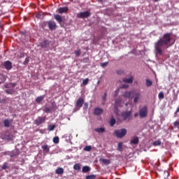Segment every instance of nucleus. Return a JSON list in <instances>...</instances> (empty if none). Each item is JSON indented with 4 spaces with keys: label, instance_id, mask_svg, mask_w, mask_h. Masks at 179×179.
I'll return each instance as SVG.
<instances>
[{
    "label": "nucleus",
    "instance_id": "obj_49",
    "mask_svg": "<svg viewBox=\"0 0 179 179\" xmlns=\"http://www.w3.org/2000/svg\"><path fill=\"white\" fill-rule=\"evenodd\" d=\"M154 2H157V1H160V0H153Z\"/></svg>",
    "mask_w": 179,
    "mask_h": 179
},
{
    "label": "nucleus",
    "instance_id": "obj_30",
    "mask_svg": "<svg viewBox=\"0 0 179 179\" xmlns=\"http://www.w3.org/2000/svg\"><path fill=\"white\" fill-rule=\"evenodd\" d=\"M102 100H103L102 104H106V101L107 100V92L104 93V94L102 97Z\"/></svg>",
    "mask_w": 179,
    "mask_h": 179
},
{
    "label": "nucleus",
    "instance_id": "obj_8",
    "mask_svg": "<svg viewBox=\"0 0 179 179\" xmlns=\"http://www.w3.org/2000/svg\"><path fill=\"white\" fill-rule=\"evenodd\" d=\"M3 66L7 71H10L12 69V62L10 61H6Z\"/></svg>",
    "mask_w": 179,
    "mask_h": 179
},
{
    "label": "nucleus",
    "instance_id": "obj_41",
    "mask_svg": "<svg viewBox=\"0 0 179 179\" xmlns=\"http://www.w3.org/2000/svg\"><path fill=\"white\" fill-rule=\"evenodd\" d=\"M30 62V57H26L25 60L24 61V65H27Z\"/></svg>",
    "mask_w": 179,
    "mask_h": 179
},
{
    "label": "nucleus",
    "instance_id": "obj_29",
    "mask_svg": "<svg viewBox=\"0 0 179 179\" xmlns=\"http://www.w3.org/2000/svg\"><path fill=\"white\" fill-rule=\"evenodd\" d=\"M5 92L6 93H7V94H13V93L15 92L14 89L6 90Z\"/></svg>",
    "mask_w": 179,
    "mask_h": 179
},
{
    "label": "nucleus",
    "instance_id": "obj_19",
    "mask_svg": "<svg viewBox=\"0 0 179 179\" xmlns=\"http://www.w3.org/2000/svg\"><path fill=\"white\" fill-rule=\"evenodd\" d=\"M130 143L131 145H138V143H139V138L135 137L134 138H133V140L130 141Z\"/></svg>",
    "mask_w": 179,
    "mask_h": 179
},
{
    "label": "nucleus",
    "instance_id": "obj_26",
    "mask_svg": "<svg viewBox=\"0 0 179 179\" xmlns=\"http://www.w3.org/2000/svg\"><path fill=\"white\" fill-rule=\"evenodd\" d=\"M90 171V167L85 166L83 167V173H89Z\"/></svg>",
    "mask_w": 179,
    "mask_h": 179
},
{
    "label": "nucleus",
    "instance_id": "obj_47",
    "mask_svg": "<svg viewBox=\"0 0 179 179\" xmlns=\"http://www.w3.org/2000/svg\"><path fill=\"white\" fill-rule=\"evenodd\" d=\"M44 111L45 113H50V111H51V109H50V108H45Z\"/></svg>",
    "mask_w": 179,
    "mask_h": 179
},
{
    "label": "nucleus",
    "instance_id": "obj_37",
    "mask_svg": "<svg viewBox=\"0 0 179 179\" xmlns=\"http://www.w3.org/2000/svg\"><path fill=\"white\" fill-rule=\"evenodd\" d=\"M174 128H176L177 129H179V121H176L173 123Z\"/></svg>",
    "mask_w": 179,
    "mask_h": 179
},
{
    "label": "nucleus",
    "instance_id": "obj_25",
    "mask_svg": "<svg viewBox=\"0 0 179 179\" xmlns=\"http://www.w3.org/2000/svg\"><path fill=\"white\" fill-rule=\"evenodd\" d=\"M100 162H101V163H103V164H110V160L106 159H101Z\"/></svg>",
    "mask_w": 179,
    "mask_h": 179
},
{
    "label": "nucleus",
    "instance_id": "obj_33",
    "mask_svg": "<svg viewBox=\"0 0 179 179\" xmlns=\"http://www.w3.org/2000/svg\"><path fill=\"white\" fill-rule=\"evenodd\" d=\"M5 138L7 141H12V139H13V136L11 134H8L6 135Z\"/></svg>",
    "mask_w": 179,
    "mask_h": 179
},
{
    "label": "nucleus",
    "instance_id": "obj_6",
    "mask_svg": "<svg viewBox=\"0 0 179 179\" xmlns=\"http://www.w3.org/2000/svg\"><path fill=\"white\" fill-rule=\"evenodd\" d=\"M85 103V99L80 97L76 102V108H82L83 107V104Z\"/></svg>",
    "mask_w": 179,
    "mask_h": 179
},
{
    "label": "nucleus",
    "instance_id": "obj_43",
    "mask_svg": "<svg viewBox=\"0 0 179 179\" xmlns=\"http://www.w3.org/2000/svg\"><path fill=\"white\" fill-rule=\"evenodd\" d=\"M89 83V78H85L83 80V85H87Z\"/></svg>",
    "mask_w": 179,
    "mask_h": 179
},
{
    "label": "nucleus",
    "instance_id": "obj_32",
    "mask_svg": "<svg viewBox=\"0 0 179 179\" xmlns=\"http://www.w3.org/2000/svg\"><path fill=\"white\" fill-rule=\"evenodd\" d=\"M110 127H114V125H115V119L114 117H111L110 120Z\"/></svg>",
    "mask_w": 179,
    "mask_h": 179
},
{
    "label": "nucleus",
    "instance_id": "obj_18",
    "mask_svg": "<svg viewBox=\"0 0 179 179\" xmlns=\"http://www.w3.org/2000/svg\"><path fill=\"white\" fill-rule=\"evenodd\" d=\"M48 41L47 40H43L41 43H40V47L41 48H47Z\"/></svg>",
    "mask_w": 179,
    "mask_h": 179
},
{
    "label": "nucleus",
    "instance_id": "obj_44",
    "mask_svg": "<svg viewBox=\"0 0 179 179\" xmlns=\"http://www.w3.org/2000/svg\"><path fill=\"white\" fill-rule=\"evenodd\" d=\"M84 110H87V108H89V103L87 102H84Z\"/></svg>",
    "mask_w": 179,
    "mask_h": 179
},
{
    "label": "nucleus",
    "instance_id": "obj_10",
    "mask_svg": "<svg viewBox=\"0 0 179 179\" xmlns=\"http://www.w3.org/2000/svg\"><path fill=\"white\" fill-rule=\"evenodd\" d=\"M142 97V95L139 92H136L134 94V103H136L138 101H139V99Z\"/></svg>",
    "mask_w": 179,
    "mask_h": 179
},
{
    "label": "nucleus",
    "instance_id": "obj_34",
    "mask_svg": "<svg viewBox=\"0 0 179 179\" xmlns=\"http://www.w3.org/2000/svg\"><path fill=\"white\" fill-rule=\"evenodd\" d=\"M117 150H119V152H122V143L120 142L118 143Z\"/></svg>",
    "mask_w": 179,
    "mask_h": 179
},
{
    "label": "nucleus",
    "instance_id": "obj_17",
    "mask_svg": "<svg viewBox=\"0 0 179 179\" xmlns=\"http://www.w3.org/2000/svg\"><path fill=\"white\" fill-rule=\"evenodd\" d=\"M41 149L43 150V152L45 153H48L50 152V147H48V145H43L41 146Z\"/></svg>",
    "mask_w": 179,
    "mask_h": 179
},
{
    "label": "nucleus",
    "instance_id": "obj_13",
    "mask_svg": "<svg viewBox=\"0 0 179 179\" xmlns=\"http://www.w3.org/2000/svg\"><path fill=\"white\" fill-rule=\"evenodd\" d=\"M48 27H49L50 30H54V29H55V27H57V24H55V22L50 21L48 22Z\"/></svg>",
    "mask_w": 179,
    "mask_h": 179
},
{
    "label": "nucleus",
    "instance_id": "obj_51",
    "mask_svg": "<svg viewBox=\"0 0 179 179\" xmlns=\"http://www.w3.org/2000/svg\"><path fill=\"white\" fill-rule=\"evenodd\" d=\"M97 1H99V2H101L103 0H97Z\"/></svg>",
    "mask_w": 179,
    "mask_h": 179
},
{
    "label": "nucleus",
    "instance_id": "obj_35",
    "mask_svg": "<svg viewBox=\"0 0 179 179\" xmlns=\"http://www.w3.org/2000/svg\"><path fill=\"white\" fill-rule=\"evenodd\" d=\"M85 152H90L92 150V146L90 145H87L84 148Z\"/></svg>",
    "mask_w": 179,
    "mask_h": 179
},
{
    "label": "nucleus",
    "instance_id": "obj_38",
    "mask_svg": "<svg viewBox=\"0 0 179 179\" xmlns=\"http://www.w3.org/2000/svg\"><path fill=\"white\" fill-rule=\"evenodd\" d=\"M96 175H88L86 176L85 179H95Z\"/></svg>",
    "mask_w": 179,
    "mask_h": 179
},
{
    "label": "nucleus",
    "instance_id": "obj_1",
    "mask_svg": "<svg viewBox=\"0 0 179 179\" xmlns=\"http://www.w3.org/2000/svg\"><path fill=\"white\" fill-rule=\"evenodd\" d=\"M171 42V34H164L163 37L155 43V48L157 54H159V55H163V50H162V47H164V45H169V44H170Z\"/></svg>",
    "mask_w": 179,
    "mask_h": 179
},
{
    "label": "nucleus",
    "instance_id": "obj_9",
    "mask_svg": "<svg viewBox=\"0 0 179 179\" xmlns=\"http://www.w3.org/2000/svg\"><path fill=\"white\" fill-rule=\"evenodd\" d=\"M103 108H95L94 110V115H101V114H103Z\"/></svg>",
    "mask_w": 179,
    "mask_h": 179
},
{
    "label": "nucleus",
    "instance_id": "obj_14",
    "mask_svg": "<svg viewBox=\"0 0 179 179\" xmlns=\"http://www.w3.org/2000/svg\"><path fill=\"white\" fill-rule=\"evenodd\" d=\"M134 94V92L131 91L129 92H125L123 94V96L126 98V99H131V97H132V95Z\"/></svg>",
    "mask_w": 179,
    "mask_h": 179
},
{
    "label": "nucleus",
    "instance_id": "obj_5",
    "mask_svg": "<svg viewBox=\"0 0 179 179\" xmlns=\"http://www.w3.org/2000/svg\"><path fill=\"white\" fill-rule=\"evenodd\" d=\"M89 16H90V11L80 12L77 14V17H79L80 19H85L89 17Z\"/></svg>",
    "mask_w": 179,
    "mask_h": 179
},
{
    "label": "nucleus",
    "instance_id": "obj_22",
    "mask_svg": "<svg viewBox=\"0 0 179 179\" xmlns=\"http://www.w3.org/2000/svg\"><path fill=\"white\" fill-rule=\"evenodd\" d=\"M55 19L57 20L59 23H62V17L61 15L57 14L55 15Z\"/></svg>",
    "mask_w": 179,
    "mask_h": 179
},
{
    "label": "nucleus",
    "instance_id": "obj_12",
    "mask_svg": "<svg viewBox=\"0 0 179 179\" xmlns=\"http://www.w3.org/2000/svg\"><path fill=\"white\" fill-rule=\"evenodd\" d=\"M124 83H134V77L122 78Z\"/></svg>",
    "mask_w": 179,
    "mask_h": 179
},
{
    "label": "nucleus",
    "instance_id": "obj_11",
    "mask_svg": "<svg viewBox=\"0 0 179 179\" xmlns=\"http://www.w3.org/2000/svg\"><path fill=\"white\" fill-rule=\"evenodd\" d=\"M15 86L16 83H6L3 85V87H5V89H15Z\"/></svg>",
    "mask_w": 179,
    "mask_h": 179
},
{
    "label": "nucleus",
    "instance_id": "obj_16",
    "mask_svg": "<svg viewBox=\"0 0 179 179\" xmlns=\"http://www.w3.org/2000/svg\"><path fill=\"white\" fill-rule=\"evenodd\" d=\"M95 132H98V134H103V132H106V128L100 127L94 129Z\"/></svg>",
    "mask_w": 179,
    "mask_h": 179
},
{
    "label": "nucleus",
    "instance_id": "obj_45",
    "mask_svg": "<svg viewBox=\"0 0 179 179\" xmlns=\"http://www.w3.org/2000/svg\"><path fill=\"white\" fill-rule=\"evenodd\" d=\"M8 163H4L3 166H2V169L3 170H6V169H8Z\"/></svg>",
    "mask_w": 179,
    "mask_h": 179
},
{
    "label": "nucleus",
    "instance_id": "obj_48",
    "mask_svg": "<svg viewBox=\"0 0 179 179\" xmlns=\"http://www.w3.org/2000/svg\"><path fill=\"white\" fill-rule=\"evenodd\" d=\"M138 115H139V114H138V113L134 114V117H138Z\"/></svg>",
    "mask_w": 179,
    "mask_h": 179
},
{
    "label": "nucleus",
    "instance_id": "obj_52",
    "mask_svg": "<svg viewBox=\"0 0 179 179\" xmlns=\"http://www.w3.org/2000/svg\"><path fill=\"white\" fill-rule=\"evenodd\" d=\"M115 104H117V101H115Z\"/></svg>",
    "mask_w": 179,
    "mask_h": 179
},
{
    "label": "nucleus",
    "instance_id": "obj_21",
    "mask_svg": "<svg viewBox=\"0 0 179 179\" xmlns=\"http://www.w3.org/2000/svg\"><path fill=\"white\" fill-rule=\"evenodd\" d=\"M55 173H56V174H59V175L64 174V169L62 168V167L57 168V169L55 170Z\"/></svg>",
    "mask_w": 179,
    "mask_h": 179
},
{
    "label": "nucleus",
    "instance_id": "obj_20",
    "mask_svg": "<svg viewBox=\"0 0 179 179\" xmlns=\"http://www.w3.org/2000/svg\"><path fill=\"white\" fill-rule=\"evenodd\" d=\"M3 124L6 128H9L10 127V120L6 119L3 120Z\"/></svg>",
    "mask_w": 179,
    "mask_h": 179
},
{
    "label": "nucleus",
    "instance_id": "obj_24",
    "mask_svg": "<svg viewBox=\"0 0 179 179\" xmlns=\"http://www.w3.org/2000/svg\"><path fill=\"white\" fill-rule=\"evenodd\" d=\"M162 145V140L159 139L157 141L152 143V146H160Z\"/></svg>",
    "mask_w": 179,
    "mask_h": 179
},
{
    "label": "nucleus",
    "instance_id": "obj_46",
    "mask_svg": "<svg viewBox=\"0 0 179 179\" xmlns=\"http://www.w3.org/2000/svg\"><path fill=\"white\" fill-rule=\"evenodd\" d=\"M107 65H108V62H106L101 64V66L103 68H104V66H107Z\"/></svg>",
    "mask_w": 179,
    "mask_h": 179
},
{
    "label": "nucleus",
    "instance_id": "obj_28",
    "mask_svg": "<svg viewBox=\"0 0 179 179\" xmlns=\"http://www.w3.org/2000/svg\"><path fill=\"white\" fill-rule=\"evenodd\" d=\"M145 83H146V86L148 87H150V86H152V85H153V83L152 82V80H149V79H147L145 80Z\"/></svg>",
    "mask_w": 179,
    "mask_h": 179
},
{
    "label": "nucleus",
    "instance_id": "obj_40",
    "mask_svg": "<svg viewBox=\"0 0 179 179\" xmlns=\"http://www.w3.org/2000/svg\"><path fill=\"white\" fill-rule=\"evenodd\" d=\"M74 54H76V57H79L82 54V52L80 50H75Z\"/></svg>",
    "mask_w": 179,
    "mask_h": 179
},
{
    "label": "nucleus",
    "instance_id": "obj_50",
    "mask_svg": "<svg viewBox=\"0 0 179 179\" xmlns=\"http://www.w3.org/2000/svg\"><path fill=\"white\" fill-rule=\"evenodd\" d=\"M85 60H86V61H89V58H86Z\"/></svg>",
    "mask_w": 179,
    "mask_h": 179
},
{
    "label": "nucleus",
    "instance_id": "obj_23",
    "mask_svg": "<svg viewBox=\"0 0 179 179\" xmlns=\"http://www.w3.org/2000/svg\"><path fill=\"white\" fill-rule=\"evenodd\" d=\"M45 97V95H42V96H38L36 99V103H41V101H43V100H44Z\"/></svg>",
    "mask_w": 179,
    "mask_h": 179
},
{
    "label": "nucleus",
    "instance_id": "obj_31",
    "mask_svg": "<svg viewBox=\"0 0 179 179\" xmlns=\"http://www.w3.org/2000/svg\"><path fill=\"white\" fill-rule=\"evenodd\" d=\"M54 129H55V124H50L48 127V130L51 131H54Z\"/></svg>",
    "mask_w": 179,
    "mask_h": 179
},
{
    "label": "nucleus",
    "instance_id": "obj_42",
    "mask_svg": "<svg viewBox=\"0 0 179 179\" xmlns=\"http://www.w3.org/2000/svg\"><path fill=\"white\" fill-rule=\"evenodd\" d=\"M129 87V85L128 84H123L120 86L121 89H128Z\"/></svg>",
    "mask_w": 179,
    "mask_h": 179
},
{
    "label": "nucleus",
    "instance_id": "obj_36",
    "mask_svg": "<svg viewBox=\"0 0 179 179\" xmlns=\"http://www.w3.org/2000/svg\"><path fill=\"white\" fill-rule=\"evenodd\" d=\"M74 170H80V164H76L73 166Z\"/></svg>",
    "mask_w": 179,
    "mask_h": 179
},
{
    "label": "nucleus",
    "instance_id": "obj_39",
    "mask_svg": "<svg viewBox=\"0 0 179 179\" xmlns=\"http://www.w3.org/2000/svg\"><path fill=\"white\" fill-rule=\"evenodd\" d=\"M53 142H54V143H59V137L55 136L53 138Z\"/></svg>",
    "mask_w": 179,
    "mask_h": 179
},
{
    "label": "nucleus",
    "instance_id": "obj_27",
    "mask_svg": "<svg viewBox=\"0 0 179 179\" xmlns=\"http://www.w3.org/2000/svg\"><path fill=\"white\" fill-rule=\"evenodd\" d=\"M158 98L159 99V100H163V99H164V92H163V91L159 93Z\"/></svg>",
    "mask_w": 179,
    "mask_h": 179
},
{
    "label": "nucleus",
    "instance_id": "obj_4",
    "mask_svg": "<svg viewBox=\"0 0 179 179\" xmlns=\"http://www.w3.org/2000/svg\"><path fill=\"white\" fill-rule=\"evenodd\" d=\"M44 122H45V117L39 116L38 117L37 119H36L34 121V124L35 125H37V127H38L39 125H41V124H44Z\"/></svg>",
    "mask_w": 179,
    "mask_h": 179
},
{
    "label": "nucleus",
    "instance_id": "obj_7",
    "mask_svg": "<svg viewBox=\"0 0 179 179\" xmlns=\"http://www.w3.org/2000/svg\"><path fill=\"white\" fill-rule=\"evenodd\" d=\"M131 114V111H126L122 113V117L124 121H127V120H129Z\"/></svg>",
    "mask_w": 179,
    "mask_h": 179
},
{
    "label": "nucleus",
    "instance_id": "obj_2",
    "mask_svg": "<svg viewBox=\"0 0 179 179\" xmlns=\"http://www.w3.org/2000/svg\"><path fill=\"white\" fill-rule=\"evenodd\" d=\"M114 134L115 135L116 138H118L119 139H122V138H124V136L127 135V130L126 129L115 130Z\"/></svg>",
    "mask_w": 179,
    "mask_h": 179
},
{
    "label": "nucleus",
    "instance_id": "obj_15",
    "mask_svg": "<svg viewBox=\"0 0 179 179\" xmlns=\"http://www.w3.org/2000/svg\"><path fill=\"white\" fill-rule=\"evenodd\" d=\"M57 10L59 13H66V11L69 10V8L68 7H62Z\"/></svg>",
    "mask_w": 179,
    "mask_h": 179
},
{
    "label": "nucleus",
    "instance_id": "obj_3",
    "mask_svg": "<svg viewBox=\"0 0 179 179\" xmlns=\"http://www.w3.org/2000/svg\"><path fill=\"white\" fill-rule=\"evenodd\" d=\"M138 115L140 118H146L148 117V106H143L139 110Z\"/></svg>",
    "mask_w": 179,
    "mask_h": 179
},
{
    "label": "nucleus",
    "instance_id": "obj_53",
    "mask_svg": "<svg viewBox=\"0 0 179 179\" xmlns=\"http://www.w3.org/2000/svg\"><path fill=\"white\" fill-rule=\"evenodd\" d=\"M0 27H1V21H0Z\"/></svg>",
    "mask_w": 179,
    "mask_h": 179
}]
</instances>
